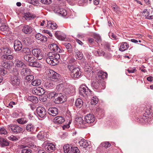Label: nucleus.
Masks as SVG:
<instances>
[{"mask_svg": "<svg viewBox=\"0 0 153 153\" xmlns=\"http://www.w3.org/2000/svg\"><path fill=\"white\" fill-rule=\"evenodd\" d=\"M105 82L103 80L98 79L96 78L93 80L91 83L93 88L99 90L105 89Z\"/></svg>", "mask_w": 153, "mask_h": 153, "instance_id": "nucleus-1", "label": "nucleus"}, {"mask_svg": "<svg viewBox=\"0 0 153 153\" xmlns=\"http://www.w3.org/2000/svg\"><path fill=\"white\" fill-rule=\"evenodd\" d=\"M67 68L71 72V76L73 78H78L81 75L80 69L78 68L75 67L74 65H67Z\"/></svg>", "mask_w": 153, "mask_h": 153, "instance_id": "nucleus-2", "label": "nucleus"}, {"mask_svg": "<svg viewBox=\"0 0 153 153\" xmlns=\"http://www.w3.org/2000/svg\"><path fill=\"white\" fill-rule=\"evenodd\" d=\"M1 52L3 55L1 57V59L3 60H11L13 58V56L11 54L10 50L8 48L4 47L1 49Z\"/></svg>", "mask_w": 153, "mask_h": 153, "instance_id": "nucleus-3", "label": "nucleus"}, {"mask_svg": "<svg viewBox=\"0 0 153 153\" xmlns=\"http://www.w3.org/2000/svg\"><path fill=\"white\" fill-rule=\"evenodd\" d=\"M48 75L51 81L55 82L59 80L60 75L52 70H49L48 71Z\"/></svg>", "mask_w": 153, "mask_h": 153, "instance_id": "nucleus-4", "label": "nucleus"}, {"mask_svg": "<svg viewBox=\"0 0 153 153\" xmlns=\"http://www.w3.org/2000/svg\"><path fill=\"white\" fill-rule=\"evenodd\" d=\"M13 71L15 72L11 78V83L13 86H17L20 84V80L18 77L19 74L16 68L13 69Z\"/></svg>", "mask_w": 153, "mask_h": 153, "instance_id": "nucleus-5", "label": "nucleus"}, {"mask_svg": "<svg viewBox=\"0 0 153 153\" xmlns=\"http://www.w3.org/2000/svg\"><path fill=\"white\" fill-rule=\"evenodd\" d=\"M79 94L83 97L92 94L93 92L86 86H81L79 88Z\"/></svg>", "mask_w": 153, "mask_h": 153, "instance_id": "nucleus-6", "label": "nucleus"}, {"mask_svg": "<svg viewBox=\"0 0 153 153\" xmlns=\"http://www.w3.org/2000/svg\"><path fill=\"white\" fill-rule=\"evenodd\" d=\"M2 66L0 67V74L4 76L7 73V71H5L3 68L9 70L12 67L10 63L8 62H3L2 64Z\"/></svg>", "mask_w": 153, "mask_h": 153, "instance_id": "nucleus-7", "label": "nucleus"}, {"mask_svg": "<svg viewBox=\"0 0 153 153\" xmlns=\"http://www.w3.org/2000/svg\"><path fill=\"white\" fill-rule=\"evenodd\" d=\"M8 128L10 131L15 134L20 133L23 130L22 128L16 124L8 126Z\"/></svg>", "mask_w": 153, "mask_h": 153, "instance_id": "nucleus-8", "label": "nucleus"}, {"mask_svg": "<svg viewBox=\"0 0 153 153\" xmlns=\"http://www.w3.org/2000/svg\"><path fill=\"white\" fill-rule=\"evenodd\" d=\"M33 55L38 60L42 58V50L39 48H34L32 51Z\"/></svg>", "mask_w": 153, "mask_h": 153, "instance_id": "nucleus-9", "label": "nucleus"}, {"mask_svg": "<svg viewBox=\"0 0 153 153\" xmlns=\"http://www.w3.org/2000/svg\"><path fill=\"white\" fill-rule=\"evenodd\" d=\"M36 111L38 115L41 118L45 117L46 114L45 108L42 107H38L36 109Z\"/></svg>", "mask_w": 153, "mask_h": 153, "instance_id": "nucleus-10", "label": "nucleus"}, {"mask_svg": "<svg viewBox=\"0 0 153 153\" xmlns=\"http://www.w3.org/2000/svg\"><path fill=\"white\" fill-rule=\"evenodd\" d=\"M65 101V98L63 95L60 93H58L54 100L56 103L59 104L63 103Z\"/></svg>", "mask_w": 153, "mask_h": 153, "instance_id": "nucleus-11", "label": "nucleus"}, {"mask_svg": "<svg viewBox=\"0 0 153 153\" xmlns=\"http://www.w3.org/2000/svg\"><path fill=\"white\" fill-rule=\"evenodd\" d=\"M26 130L31 134L33 133L36 131V128L34 125L32 123H30L26 125L25 127Z\"/></svg>", "mask_w": 153, "mask_h": 153, "instance_id": "nucleus-12", "label": "nucleus"}, {"mask_svg": "<svg viewBox=\"0 0 153 153\" xmlns=\"http://www.w3.org/2000/svg\"><path fill=\"white\" fill-rule=\"evenodd\" d=\"M85 123H93L95 120L94 116L91 114L87 115L84 118Z\"/></svg>", "mask_w": 153, "mask_h": 153, "instance_id": "nucleus-13", "label": "nucleus"}, {"mask_svg": "<svg viewBox=\"0 0 153 153\" xmlns=\"http://www.w3.org/2000/svg\"><path fill=\"white\" fill-rule=\"evenodd\" d=\"M14 48L16 51H18L22 49V44L18 40H16L14 43Z\"/></svg>", "mask_w": 153, "mask_h": 153, "instance_id": "nucleus-14", "label": "nucleus"}, {"mask_svg": "<svg viewBox=\"0 0 153 153\" xmlns=\"http://www.w3.org/2000/svg\"><path fill=\"white\" fill-rule=\"evenodd\" d=\"M44 90L40 87H37L33 91V92L36 95L41 96L45 93Z\"/></svg>", "mask_w": 153, "mask_h": 153, "instance_id": "nucleus-15", "label": "nucleus"}, {"mask_svg": "<svg viewBox=\"0 0 153 153\" xmlns=\"http://www.w3.org/2000/svg\"><path fill=\"white\" fill-rule=\"evenodd\" d=\"M108 74L102 71H99L97 74L96 78L98 79L103 80L107 77Z\"/></svg>", "mask_w": 153, "mask_h": 153, "instance_id": "nucleus-16", "label": "nucleus"}, {"mask_svg": "<svg viewBox=\"0 0 153 153\" xmlns=\"http://www.w3.org/2000/svg\"><path fill=\"white\" fill-rule=\"evenodd\" d=\"M48 112V114L53 116H55L58 114V109L55 107L50 108H49Z\"/></svg>", "mask_w": 153, "mask_h": 153, "instance_id": "nucleus-17", "label": "nucleus"}, {"mask_svg": "<svg viewBox=\"0 0 153 153\" xmlns=\"http://www.w3.org/2000/svg\"><path fill=\"white\" fill-rule=\"evenodd\" d=\"M56 37L59 40H63L66 38L65 34L59 31H57L55 33Z\"/></svg>", "mask_w": 153, "mask_h": 153, "instance_id": "nucleus-18", "label": "nucleus"}, {"mask_svg": "<svg viewBox=\"0 0 153 153\" xmlns=\"http://www.w3.org/2000/svg\"><path fill=\"white\" fill-rule=\"evenodd\" d=\"M35 38L37 40L42 42H45L47 39L46 37L40 33L36 34L35 35Z\"/></svg>", "mask_w": 153, "mask_h": 153, "instance_id": "nucleus-19", "label": "nucleus"}, {"mask_svg": "<svg viewBox=\"0 0 153 153\" xmlns=\"http://www.w3.org/2000/svg\"><path fill=\"white\" fill-rule=\"evenodd\" d=\"M31 71L30 68L25 67L22 69L21 74L22 75L26 76L31 74Z\"/></svg>", "mask_w": 153, "mask_h": 153, "instance_id": "nucleus-20", "label": "nucleus"}, {"mask_svg": "<svg viewBox=\"0 0 153 153\" xmlns=\"http://www.w3.org/2000/svg\"><path fill=\"white\" fill-rule=\"evenodd\" d=\"M32 30V27L28 25H25L23 26L22 29V31L26 34L30 33Z\"/></svg>", "mask_w": 153, "mask_h": 153, "instance_id": "nucleus-21", "label": "nucleus"}, {"mask_svg": "<svg viewBox=\"0 0 153 153\" xmlns=\"http://www.w3.org/2000/svg\"><path fill=\"white\" fill-rule=\"evenodd\" d=\"M53 121L55 123L59 124L65 121V119L62 116H57L54 119Z\"/></svg>", "mask_w": 153, "mask_h": 153, "instance_id": "nucleus-22", "label": "nucleus"}, {"mask_svg": "<svg viewBox=\"0 0 153 153\" xmlns=\"http://www.w3.org/2000/svg\"><path fill=\"white\" fill-rule=\"evenodd\" d=\"M35 17L36 16L34 14H31V13L29 12L25 13L23 16V18L25 19L27 21L30 20L35 18Z\"/></svg>", "mask_w": 153, "mask_h": 153, "instance_id": "nucleus-23", "label": "nucleus"}, {"mask_svg": "<svg viewBox=\"0 0 153 153\" xmlns=\"http://www.w3.org/2000/svg\"><path fill=\"white\" fill-rule=\"evenodd\" d=\"M34 57L31 54V53L30 54L27 55H25L24 56V59L27 62L31 63L34 60Z\"/></svg>", "mask_w": 153, "mask_h": 153, "instance_id": "nucleus-24", "label": "nucleus"}, {"mask_svg": "<svg viewBox=\"0 0 153 153\" xmlns=\"http://www.w3.org/2000/svg\"><path fill=\"white\" fill-rule=\"evenodd\" d=\"M47 27L50 29L55 30L57 28V26L56 24L53 22L49 21L47 22Z\"/></svg>", "mask_w": 153, "mask_h": 153, "instance_id": "nucleus-25", "label": "nucleus"}, {"mask_svg": "<svg viewBox=\"0 0 153 153\" xmlns=\"http://www.w3.org/2000/svg\"><path fill=\"white\" fill-rule=\"evenodd\" d=\"M0 144L1 147H5L9 145V142L6 139L3 138H0Z\"/></svg>", "mask_w": 153, "mask_h": 153, "instance_id": "nucleus-26", "label": "nucleus"}, {"mask_svg": "<svg viewBox=\"0 0 153 153\" xmlns=\"http://www.w3.org/2000/svg\"><path fill=\"white\" fill-rule=\"evenodd\" d=\"M42 62L39 61H35L33 62V61L31 63H29V65L36 68H41L42 67Z\"/></svg>", "mask_w": 153, "mask_h": 153, "instance_id": "nucleus-27", "label": "nucleus"}, {"mask_svg": "<svg viewBox=\"0 0 153 153\" xmlns=\"http://www.w3.org/2000/svg\"><path fill=\"white\" fill-rule=\"evenodd\" d=\"M45 148L46 151L50 152L54 150L55 146L52 143H47L46 144Z\"/></svg>", "mask_w": 153, "mask_h": 153, "instance_id": "nucleus-28", "label": "nucleus"}, {"mask_svg": "<svg viewBox=\"0 0 153 153\" xmlns=\"http://www.w3.org/2000/svg\"><path fill=\"white\" fill-rule=\"evenodd\" d=\"M73 147L70 146L68 144L65 145L63 147L65 153H71Z\"/></svg>", "mask_w": 153, "mask_h": 153, "instance_id": "nucleus-29", "label": "nucleus"}, {"mask_svg": "<svg viewBox=\"0 0 153 153\" xmlns=\"http://www.w3.org/2000/svg\"><path fill=\"white\" fill-rule=\"evenodd\" d=\"M79 143L80 146L84 148H87L89 146V144L87 140L84 139L81 140L79 141Z\"/></svg>", "mask_w": 153, "mask_h": 153, "instance_id": "nucleus-30", "label": "nucleus"}, {"mask_svg": "<svg viewBox=\"0 0 153 153\" xmlns=\"http://www.w3.org/2000/svg\"><path fill=\"white\" fill-rule=\"evenodd\" d=\"M75 56L76 58L78 59H82L83 57V54L82 52L76 49H74Z\"/></svg>", "mask_w": 153, "mask_h": 153, "instance_id": "nucleus-31", "label": "nucleus"}, {"mask_svg": "<svg viewBox=\"0 0 153 153\" xmlns=\"http://www.w3.org/2000/svg\"><path fill=\"white\" fill-rule=\"evenodd\" d=\"M87 41L90 45L95 47L98 45V43L95 42L94 38L91 37L88 38Z\"/></svg>", "mask_w": 153, "mask_h": 153, "instance_id": "nucleus-32", "label": "nucleus"}, {"mask_svg": "<svg viewBox=\"0 0 153 153\" xmlns=\"http://www.w3.org/2000/svg\"><path fill=\"white\" fill-rule=\"evenodd\" d=\"M53 84L50 81H48L45 82L44 86L46 89H51L53 86Z\"/></svg>", "mask_w": 153, "mask_h": 153, "instance_id": "nucleus-33", "label": "nucleus"}, {"mask_svg": "<svg viewBox=\"0 0 153 153\" xmlns=\"http://www.w3.org/2000/svg\"><path fill=\"white\" fill-rule=\"evenodd\" d=\"M17 122L19 124L23 125L26 124L28 121V120L25 117H22L17 120Z\"/></svg>", "mask_w": 153, "mask_h": 153, "instance_id": "nucleus-34", "label": "nucleus"}, {"mask_svg": "<svg viewBox=\"0 0 153 153\" xmlns=\"http://www.w3.org/2000/svg\"><path fill=\"white\" fill-rule=\"evenodd\" d=\"M83 104V101L80 98L77 99L75 102V105L78 108H80L82 107Z\"/></svg>", "mask_w": 153, "mask_h": 153, "instance_id": "nucleus-35", "label": "nucleus"}, {"mask_svg": "<svg viewBox=\"0 0 153 153\" xmlns=\"http://www.w3.org/2000/svg\"><path fill=\"white\" fill-rule=\"evenodd\" d=\"M129 47V45L126 42L122 43L120 48V50L123 51L127 50Z\"/></svg>", "mask_w": 153, "mask_h": 153, "instance_id": "nucleus-36", "label": "nucleus"}, {"mask_svg": "<svg viewBox=\"0 0 153 153\" xmlns=\"http://www.w3.org/2000/svg\"><path fill=\"white\" fill-rule=\"evenodd\" d=\"M67 51L69 53H71L73 51L72 47L71 44L69 43L65 42L63 44Z\"/></svg>", "mask_w": 153, "mask_h": 153, "instance_id": "nucleus-37", "label": "nucleus"}, {"mask_svg": "<svg viewBox=\"0 0 153 153\" xmlns=\"http://www.w3.org/2000/svg\"><path fill=\"white\" fill-rule=\"evenodd\" d=\"M16 65L19 68H24L26 67V65L22 62L19 60H16Z\"/></svg>", "mask_w": 153, "mask_h": 153, "instance_id": "nucleus-38", "label": "nucleus"}, {"mask_svg": "<svg viewBox=\"0 0 153 153\" xmlns=\"http://www.w3.org/2000/svg\"><path fill=\"white\" fill-rule=\"evenodd\" d=\"M48 47L51 50L56 52V49L58 48V46L56 44L53 43L50 44L48 45Z\"/></svg>", "mask_w": 153, "mask_h": 153, "instance_id": "nucleus-39", "label": "nucleus"}, {"mask_svg": "<svg viewBox=\"0 0 153 153\" xmlns=\"http://www.w3.org/2000/svg\"><path fill=\"white\" fill-rule=\"evenodd\" d=\"M21 52L23 54L25 55H27L30 54L31 53V51L30 49L27 48H23Z\"/></svg>", "mask_w": 153, "mask_h": 153, "instance_id": "nucleus-40", "label": "nucleus"}, {"mask_svg": "<svg viewBox=\"0 0 153 153\" xmlns=\"http://www.w3.org/2000/svg\"><path fill=\"white\" fill-rule=\"evenodd\" d=\"M27 99L29 101H30L33 103H36L38 101L37 97L34 96H29L28 97Z\"/></svg>", "mask_w": 153, "mask_h": 153, "instance_id": "nucleus-41", "label": "nucleus"}, {"mask_svg": "<svg viewBox=\"0 0 153 153\" xmlns=\"http://www.w3.org/2000/svg\"><path fill=\"white\" fill-rule=\"evenodd\" d=\"M98 99L97 97H93L91 99V103L92 105H95L98 102Z\"/></svg>", "mask_w": 153, "mask_h": 153, "instance_id": "nucleus-42", "label": "nucleus"}, {"mask_svg": "<svg viewBox=\"0 0 153 153\" xmlns=\"http://www.w3.org/2000/svg\"><path fill=\"white\" fill-rule=\"evenodd\" d=\"M93 38L95 39V42L98 43L101 41V39L100 36L98 34H95L93 35Z\"/></svg>", "mask_w": 153, "mask_h": 153, "instance_id": "nucleus-43", "label": "nucleus"}, {"mask_svg": "<svg viewBox=\"0 0 153 153\" xmlns=\"http://www.w3.org/2000/svg\"><path fill=\"white\" fill-rule=\"evenodd\" d=\"M58 93L55 91H52L50 92L48 94V97L49 99H51L54 97V99Z\"/></svg>", "mask_w": 153, "mask_h": 153, "instance_id": "nucleus-44", "label": "nucleus"}, {"mask_svg": "<svg viewBox=\"0 0 153 153\" xmlns=\"http://www.w3.org/2000/svg\"><path fill=\"white\" fill-rule=\"evenodd\" d=\"M76 121L77 124H85V121L83 120L82 117H79L76 118Z\"/></svg>", "mask_w": 153, "mask_h": 153, "instance_id": "nucleus-45", "label": "nucleus"}, {"mask_svg": "<svg viewBox=\"0 0 153 153\" xmlns=\"http://www.w3.org/2000/svg\"><path fill=\"white\" fill-rule=\"evenodd\" d=\"M41 83V81L40 79H36L33 81L31 82V84L33 86L39 85Z\"/></svg>", "mask_w": 153, "mask_h": 153, "instance_id": "nucleus-46", "label": "nucleus"}, {"mask_svg": "<svg viewBox=\"0 0 153 153\" xmlns=\"http://www.w3.org/2000/svg\"><path fill=\"white\" fill-rule=\"evenodd\" d=\"M0 30L2 31H7L8 30V27L7 26L4 24H1L0 26Z\"/></svg>", "mask_w": 153, "mask_h": 153, "instance_id": "nucleus-47", "label": "nucleus"}, {"mask_svg": "<svg viewBox=\"0 0 153 153\" xmlns=\"http://www.w3.org/2000/svg\"><path fill=\"white\" fill-rule=\"evenodd\" d=\"M108 35L110 38L113 40H117L118 39L116 35L113 33L109 32Z\"/></svg>", "mask_w": 153, "mask_h": 153, "instance_id": "nucleus-48", "label": "nucleus"}, {"mask_svg": "<svg viewBox=\"0 0 153 153\" xmlns=\"http://www.w3.org/2000/svg\"><path fill=\"white\" fill-rule=\"evenodd\" d=\"M44 131H41L38 133L37 135V137L39 139L42 140L44 138Z\"/></svg>", "mask_w": 153, "mask_h": 153, "instance_id": "nucleus-49", "label": "nucleus"}, {"mask_svg": "<svg viewBox=\"0 0 153 153\" xmlns=\"http://www.w3.org/2000/svg\"><path fill=\"white\" fill-rule=\"evenodd\" d=\"M34 79V76L33 75L30 74L26 76V79L28 82H30Z\"/></svg>", "mask_w": 153, "mask_h": 153, "instance_id": "nucleus-50", "label": "nucleus"}, {"mask_svg": "<svg viewBox=\"0 0 153 153\" xmlns=\"http://www.w3.org/2000/svg\"><path fill=\"white\" fill-rule=\"evenodd\" d=\"M95 53L96 54H97L99 56H104L105 52L102 50H98L97 51H96Z\"/></svg>", "mask_w": 153, "mask_h": 153, "instance_id": "nucleus-51", "label": "nucleus"}, {"mask_svg": "<svg viewBox=\"0 0 153 153\" xmlns=\"http://www.w3.org/2000/svg\"><path fill=\"white\" fill-rule=\"evenodd\" d=\"M60 10V11H57L58 13H59L63 16H65L67 15V13L65 10L61 8Z\"/></svg>", "mask_w": 153, "mask_h": 153, "instance_id": "nucleus-52", "label": "nucleus"}, {"mask_svg": "<svg viewBox=\"0 0 153 153\" xmlns=\"http://www.w3.org/2000/svg\"><path fill=\"white\" fill-rule=\"evenodd\" d=\"M31 150L27 147L26 149H22L21 151V153H31Z\"/></svg>", "mask_w": 153, "mask_h": 153, "instance_id": "nucleus-53", "label": "nucleus"}, {"mask_svg": "<svg viewBox=\"0 0 153 153\" xmlns=\"http://www.w3.org/2000/svg\"><path fill=\"white\" fill-rule=\"evenodd\" d=\"M41 2L46 5L50 4L52 2V0H41Z\"/></svg>", "mask_w": 153, "mask_h": 153, "instance_id": "nucleus-54", "label": "nucleus"}, {"mask_svg": "<svg viewBox=\"0 0 153 153\" xmlns=\"http://www.w3.org/2000/svg\"><path fill=\"white\" fill-rule=\"evenodd\" d=\"M102 45H103L105 48L108 50L110 49V46L109 43L105 42H103Z\"/></svg>", "mask_w": 153, "mask_h": 153, "instance_id": "nucleus-55", "label": "nucleus"}, {"mask_svg": "<svg viewBox=\"0 0 153 153\" xmlns=\"http://www.w3.org/2000/svg\"><path fill=\"white\" fill-rule=\"evenodd\" d=\"M102 146L104 147H105L106 148L109 147L111 146V144L107 142H103L101 144Z\"/></svg>", "mask_w": 153, "mask_h": 153, "instance_id": "nucleus-56", "label": "nucleus"}, {"mask_svg": "<svg viewBox=\"0 0 153 153\" xmlns=\"http://www.w3.org/2000/svg\"><path fill=\"white\" fill-rule=\"evenodd\" d=\"M76 63L75 60L74 58H71L69 59L68 61V65H74Z\"/></svg>", "mask_w": 153, "mask_h": 153, "instance_id": "nucleus-57", "label": "nucleus"}, {"mask_svg": "<svg viewBox=\"0 0 153 153\" xmlns=\"http://www.w3.org/2000/svg\"><path fill=\"white\" fill-rule=\"evenodd\" d=\"M8 139L12 141H17L18 139L15 136H11L8 137Z\"/></svg>", "mask_w": 153, "mask_h": 153, "instance_id": "nucleus-58", "label": "nucleus"}, {"mask_svg": "<svg viewBox=\"0 0 153 153\" xmlns=\"http://www.w3.org/2000/svg\"><path fill=\"white\" fill-rule=\"evenodd\" d=\"M7 133V131L3 127L0 128V134H5Z\"/></svg>", "mask_w": 153, "mask_h": 153, "instance_id": "nucleus-59", "label": "nucleus"}, {"mask_svg": "<svg viewBox=\"0 0 153 153\" xmlns=\"http://www.w3.org/2000/svg\"><path fill=\"white\" fill-rule=\"evenodd\" d=\"M112 7L114 10L116 12H117L119 10V8H118L116 4H113L112 5Z\"/></svg>", "mask_w": 153, "mask_h": 153, "instance_id": "nucleus-60", "label": "nucleus"}, {"mask_svg": "<svg viewBox=\"0 0 153 153\" xmlns=\"http://www.w3.org/2000/svg\"><path fill=\"white\" fill-rule=\"evenodd\" d=\"M57 61L54 60V59H51V64H50L51 65H55L57 64Z\"/></svg>", "mask_w": 153, "mask_h": 153, "instance_id": "nucleus-61", "label": "nucleus"}, {"mask_svg": "<svg viewBox=\"0 0 153 153\" xmlns=\"http://www.w3.org/2000/svg\"><path fill=\"white\" fill-rule=\"evenodd\" d=\"M29 2L34 5H36L39 3V2L37 0H30Z\"/></svg>", "mask_w": 153, "mask_h": 153, "instance_id": "nucleus-62", "label": "nucleus"}, {"mask_svg": "<svg viewBox=\"0 0 153 153\" xmlns=\"http://www.w3.org/2000/svg\"><path fill=\"white\" fill-rule=\"evenodd\" d=\"M71 153H79V150L76 147H74Z\"/></svg>", "mask_w": 153, "mask_h": 153, "instance_id": "nucleus-63", "label": "nucleus"}, {"mask_svg": "<svg viewBox=\"0 0 153 153\" xmlns=\"http://www.w3.org/2000/svg\"><path fill=\"white\" fill-rule=\"evenodd\" d=\"M60 58V56L59 55V54L55 53L53 59L57 61V59H59Z\"/></svg>", "mask_w": 153, "mask_h": 153, "instance_id": "nucleus-64", "label": "nucleus"}]
</instances>
